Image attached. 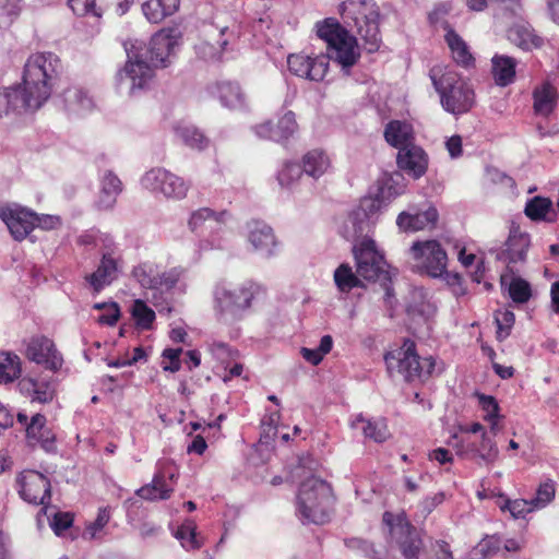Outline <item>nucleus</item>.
Instances as JSON below:
<instances>
[{
  "label": "nucleus",
  "mask_w": 559,
  "mask_h": 559,
  "mask_svg": "<svg viewBox=\"0 0 559 559\" xmlns=\"http://www.w3.org/2000/svg\"><path fill=\"white\" fill-rule=\"evenodd\" d=\"M61 71V60L57 55H31L24 64L22 83L0 90V117L38 110L50 98Z\"/></svg>",
  "instance_id": "f257e3e1"
},
{
  "label": "nucleus",
  "mask_w": 559,
  "mask_h": 559,
  "mask_svg": "<svg viewBox=\"0 0 559 559\" xmlns=\"http://www.w3.org/2000/svg\"><path fill=\"white\" fill-rule=\"evenodd\" d=\"M177 45V38L169 31L156 33L148 46L139 39L127 40L124 50L128 59L116 75L118 92L134 96L146 90L154 78V68L166 67Z\"/></svg>",
  "instance_id": "f03ea898"
},
{
  "label": "nucleus",
  "mask_w": 559,
  "mask_h": 559,
  "mask_svg": "<svg viewBox=\"0 0 559 559\" xmlns=\"http://www.w3.org/2000/svg\"><path fill=\"white\" fill-rule=\"evenodd\" d=\"M429 75L444 110L461 115L472 109L475 103L474 91L452 67L436 66Z\"/></svg>",
  "instance_id": "7ed1b4c3"
},
{
  "label": "nucleus",
  "mask_w": 559,
  "mask_h": 559,
  "mask_svg": "<svg viewBox=\"0 0 559 559\" xmlns=\"http://www.w3.org/2000/svg\"><path fill=\"white\" fill-rule=\"evenodd\" d=\"M260 290V285L252 281L217 286L214 304L218 319L225 323L241 320L250 311Z\"/></svg>",
  "instance_id": "20e7f679"
},
{
  "label": "nucleus",
  "mask_w": 559,
  "mask_h": 559,
  "mask_svg": "<svg viewBox=\"0 0 559 559\" xmlns=\"http://www.w3.org/2000/svg\"><path fill=\"white\" fill-rule=\"evenodd\" d=\"M333 502L330 485L317 477L301 483L297 498L298 516L304 523L324 524Z\"/></svg>",
  "instance_id": "39448f33"
},
{
  "label": "nucleus",
  "mask_w": 559,
  "mask_h": 559,
  "mask_svg": "<svg viewBox=\"0 0 559 559\" xmlns=\"http://www.w3.org/2000/svg\"><path fill=\"white\" fill-rule=\"evenodd\" d=\"M343 21L356 27L368 52L379 49L381 37L379 32V12L371 0H346L341 4Z\"/></svg>",
  "instance_id": "423d86ee"
},
{
  "label": "nucleus",
  "mask_w": 559,
  "mask_h": 559,
  "mask_svg": "<svg viewBox=\"0 0 559 559\" xmlns=\"http://www.w3.org/2000/svg\"><path fill=\"white\" fill-rule=\"evenodd\" d=\"M384 361L391 376L400 374L406 381H424L435 369L432 357L420 359L415 352V344L411 340L404 341L401 347L386 353Z\"/></svg>",
  "instance_id": "0eeeda50"
},
{
  "label": "nucleus",
  "mask_w": 559,
  "mask_h": 559,
  "mask_svg": "<svg viewBox=\"0 0 559 559\" xmlns=\"http://www.w3.org/2000/svg\"><path fill=\"white\" fill-rule=\"evenodd\" d=\"M317 34L331 50L330 58L337 61L343 69L353 67L360 57L357 40L333 19L317 24Z\"/></svg>",
  "instance_id": "6e6552de"
},
{
  "label": "nucleus",
  "mask_w": 559,
  "mask_h": 559,
  "mask_svg": "<svg viewBox=\"0 0 559 559\" xmlns=\"http://www.w3.org/2000/svg\"><path fill=\"white\" fill-rule=\"evenodd\" d=\"M383 523L389 530V544L396 546L406 559L417 558L423 548V542L406 518L385 512Z\"/></svg>",
  "instance_id": "1a4fd4ad"
},
{
  "label": "nucleus",
  "mask_w": 559,
  "mask_h": 559,
  "mask_svg": "<svg viewBox=\"0 0 559 559\" xmlns=\"http://www.w3.org/2000/svg\"><path fill=\"white\" fill-rule=\"evenodd\" d=\"M141 185L152 193L170 200L185 199L190 189L188 181L162 167L147 170L141 178Z\"/></svg>",
  "instance_id": "9d476101"
},
{
  "label": "nucleus",
  "mask_w": 559,
  "mask_h": 559,
  "mask_svg": "<svg viewBox=\"0 0 559 559\" xmlns=\"http://www.w3.org/2000/svg\"><path fill=\"white\" fill-rule=\"evenodd\" d=\"M354 255L356 272L361 278L372 282L388 280L386 262L372 239L365 238L355 246Z\"/></svg>",
  "instance_id": "9b49d317"
},
{
  "label": "nucleus",
  "mask_w": 559,
  "mask_h": 559,
  "mask_svg": "<svg viewBox=\"0 0 559 559\" xmlns=\"http://www.w3.org/2000/svg\"><path fill=\"white\" fill-rule=\"evenodd\" d=\"M415 266L432 277L441 276L447 270L448 257L436 240L417 241L411 248Z\"/></svg>",
  "instance_id": "f8f14e48"
},
{
  "label": "nucleus",
  "mask_w": 559,
  "mask_h": 559,
  "mask_svg": "<svg viewBox=\"0 0 559 559\" xmlns=\"http://www.w3.org/2000/svg\"><path fill=\"white\" fill-rule=\"evenodd\" d=\"M401 192V189L393 187L392 179H389L380 188L379 194L376 198L362 199L358 209L353 211L348 217V222L353 225L354 233L361 235L366 231L369 226L370 217L382 207L383 199L395 198Z\"/></svg>",
  "instance_id": "ddd939ff"
},
{
  "label": "nucleus",
  "mask_w": 559,
  "mask_h": 559,
  "mask_svg": "<svg viewBox=\"0 0 559 559\" xmlns=\"http://www.w3.org/2000/svg\"><path fill=\"white\" fill-rule=\"evenodd\" d=\"M25 357L46 369L57 371L61 368L63 359L49 337L35 334L23 341Z\"/></svg>",
  "instance_id": "4468645a"
},
{
  "label": "nucleus",
  "mask_w": 559,
  "mask_h": 559,
  "mask_svg": "<svg viewBox=\"0 0 559 559\" xmlns=\"http://www.w3.org/2000/svg\"><path fill=\"white\" fill-rule=\"evenodd\" d=\"M17 483L21 497L28 503L44 506L40 513L47 514L50 509V481L39 472L25 471L20 475Z\"/></svg>",
  "instance_id": "2eb2a0df"
},
{
  "label": "nucleus",
  "mask_w": 559,
  "mask_h": 559,
  "mask_svg": "<svg viewBox=\"0 0 559 559\" xmlns=\"http://www.w3.org/2000/svg\"><path fill=\"white\" fill-rule=\"evenodd\" d=\"M182 266L171 267L158 274L151 264H141L133 270V275L144 288L170 290L185 276Z\"/></svg>",
  "instance_id": "dca6fc26"
},
{
  "label": "nucleus",
  "mask_w": 559,
  "mask_h": 559,
  "mask_svg": "<svg viewBox=\"0 0 559 559\" xmlns=\"http://www.w3.org/2000/svg\"><path fill=\"white\" fill-rule=\"evenodd\" d=\"M288 70L292 74L310 81H322L329 69L326 56H307L304 53H292L287 58Z\"/></svg>",
  "instance_id": "f3484780"
},
{
  "label": "nucleus",
  "mask_w": 559,
  "mask_h": 559,
  "mask_svg": "<svg viewBox=\"0 0 559 559\" xmlns=\"http://www.w3.org/2000/svg\"><path fill=\"white\" fill-rule=\"evenodd\" d=\"M0 217L17 241L25 239L35 228L36 213L19 205L1 207Z\"/></svg>",
  "instance_id": "a211bd4d"
},
{
  "label": "nucleus",
  "mask_w": 559,
  "mask_h": 559,
  "mask_svg": "<svg viewBox=\"0 0 559 559\" xmlns=\"http://www.w3.org/2000/svg\"><path fill=\"white\" fill-rule=\"evenodd\" d=\"M298 129L295 114L287 111L277 121L276 126H273L271 121H265L257 124L253 130L260 139L272 140L275 142H283L293 136Z\"/></svg>",
  "instance_id": "6ab92c4d"
},
{
  "label": "nucleus",
  "mask_w": 559,
  "mask_h": 559,
  "mask_svg": "<svg viewBox=\"0 0 559 559\" xmlns=\"http://www.w3.org/2000/svg\"><path fill=\"white\" fill-rule=\"evenodd\" d=\"M176 472L174 468H165L154 475L151 484L136 490V495L145 500H166L174 492Z\"/></svg>",
  "instance_id": "aec40b11"
},
{
  "label": "nucleus",
  "mask_w": 559,
  "mask_h": 559,
  "mask_svg": "<svg viewBox=\"0 0 559 559\" xmlns=\"http://www.w3.org/2000/svg\"><path fill=\"white\" fill-rule=\"evenodd\" d=\"M120 271V259L115 257L112 252L102 255L100 262L92 274L85 278L95 293H99L106 286L110 285L118 278Z\"/></svg>",
  "instance_id": "412c9836"
},
{
  "label": "nucleus",
  "mask_w": 559,
  "mask_h": 559,
  "mask_svg": "<svg viewBox=\"0 0 559 559\" xmlns=\"http://www.w3.org/2000/svg\"><path fill=\"white\" fill-rule=\"evenodd\" d=\"M20 393L29 399L32 403H49L55 396V385L47 378L24 377L19 383Z\"/></svg>",
  "instance_id": "4be33fe9"
},
{
  "label": "nucleus",
  "mask_w": 559,
  "mask_h": 559,
  "mask_svg": "<svg viewBox=\"0 0 559 559\" xmlns=\"http://www.w3.org/2000/svg\"><path fill=\"white\" fill-rule=\"evenodd\" d=\"M248 240L253 249L269 258L275 254L277 241L273 229L263 222H251L249 224Z\"/></svg>",
  "instance_id": "5701e85b"
},
{
  "label": "nucleus",
  "mask_w": 559,
  "mask_h": 559,
  "mask_svg": "<svg viewBox=\"0 0 559 559\" xmlns=\"http://www.w3.org/2000/svg\"><path fill=\"white\" fill-rule=\"evenodd\" d=\"M531 245L530 236L522 233L519 228H511L509 237L504 243V249L497 255L499 260L508 264L523 262Z\"/></svg>",
  "instance_id": "b1692460"
},
{
  "label": "nucleus",
  "mask_w": 559,
  "mask_h": 559,
  "mask_svg": "<svg viewBox=\"0 0 559 559\" xmlns=\"http://www.w3.org/2000/svg\"><path fill=\"white\" fill-rule=\"evenodd\" d=\"M396 160L399 167L415 179L421 177L426 173L428 166V157L426 153L416 145L402 147L397 153Z\"/></svg>",
  "instance_id": "393cba45"
},
{
  "label": "nucleus",
  "mask_w": 559,
  "mask_h": 559,
  "mask_svg": "<svg viewBox=\"0 0 559 559\" xmlns=\"http://www.w3.org/2000/svg\"><path fill=\"white\" fill-rule=\"evenodd\" d=\"M438 218V211L429 207L424 212H402L396 218V224L403 231H418L435 228Z\"/></svg>",
  "instance_id": "a878e982"
},
{
  "label": "nucleus",
  "mask_w": 559,
  "mask_h": 559,
  "mask_svg": "<svg viewBox=\"0 0 559 559\" xmlns=\"http://www.w3.org/2000/svg\"><path fill=\"white\" fill-rule=\"evenodd\" d=\"M121 191L122 182L120 179L114 173L106 171L100 179V190L94 206L102 212L112 210Z\"/></svg>",
  "instance_id": "bb28decb"
},
{
  "label": "nucleus",
  "mask_w": 559,
  "mask_h": 559,
  "mask_svg": "<svg viewBox=\"0 0 559 559\" xmlns=\"http://www.w3.org/2000/svg\"><path fill=\"white\" fill-rule=\"evenodd\" d=\"M231 215L227 211L218 213L209 207H202L194 211L189 219V226L192 230H197L205 226L210 230H221L222 226L227 224Z\"/></svg>",
  "instance_id": "cd10ccee"
},
{
  "label": "nucleus",
  "mask_w": 559,
  "mask_h": 559,
  "mask_svg": "<svg viewBox=\"0 0 559 559\" xmlns=\"http://www.w3.org/2000/svg\"><path fill=\"white\" fill-rule=\"evenodd\" d=\"M533 100L535 115L548 117L557 105L558 92L549 82H544L534 88Z\"/></svg>",
  "instance_id": "c85d7f7f"
},
{
  "label": "nucleus",
  "mask_w": 559,
  "mask_h": 559,
  "mask_svg": "<svg viewBox=\"0 0 559 559\" xmlns=\"http://www.w3.org/2000/svg\"><path fill=\"white\" fill-rule=\"evenodd\" d=\"M384 138L389 144L402 150L413 146V128L409 123L400 120L390 121L384 130Z\"/></svg>",
  "instance_id": "c756f323"
},
{
  "label": "nucleus",
  "mask_w": 559,
  "mask_h": 559,
  "mask_svg": "<svg viewBox=\"0 0 559 559\" xmlns=\"http://www.w3.org/2000/svg\"><path fill=\"white\" fill-rule=\"evenodd\" d=\"M444 39L451 50L453 60L459 66L468 68L474 64L475 60L467 44L454 29L448 28Z\"/></svg>",
  "instance_id": "7c9ffc66"
},
{
  "label": "nucleus",
  "mask_w": 559,
  "mask_h": 559,
  "mask_svg": "<svg viewBox=\"0 0 559 559\" xmlns=\"http://www.w3.org/2000/svg\"><path fill=\"white\" fill-rule=\"evenodd\" d=\"M509 39L518 47L532 50L543 44V39L537 36L531 25L519 23L513 25L508 32Z\"/></svg>",
  "instance_id": "2f4dec72"
},
{
  "label": "nucleus",
  "mask_w": 559,
  "mask_h": 559,
  "mask_svg": "<svg viewBox=\"0 0 559 559\" xmlns=\"http://www.w3.org/2000/svg\"><path fill=\"white\" fill-rule=\"evenodd\" d=\"M179 8V0H147L142 5L145 17L152 23H160Z\"/></svg>",
  "instance_id": "473e14b6"
},
{
  "label": "nucleus",
  "mask_w": 559,
  "mask_h": 559,
  "mask_svg": "<svg viewBox=\"0 0 559 559\" xmlns=\"http://www.w3.org/2000/svg\"><path fill=\"white\" fill-rule=\"evenodd\" d=\"M66 108L74 115H83L93 108V99L81 87H70L63 93Z\"/></svg>",
  "instance_id": "72a5a7b5"
},
{
  "label": "nucleus",
  "mask_w": 559,
  "mask_h": 559,
  "mask_svg": "<svg viewBox=\"0 0 559 559\" xmlns=\"http://www.w3.org/2000/svg\"><path fill=\"white\" fill-rule=\"evenodd\" d=\"M360 425L365 437L373 440L374 442H383L390 437L388 425L384 418L369 420L365 419L361 415H358L352 421V427L359 428Z\"/></svg>",
  "instance_id": "f704fd0d"
},
{
  "label": "nucleus",
  "mask_w": 559,
  "mask_h": 559,
  "mask_svg": "<svg viewBox=\"0 0 559 559\" xmlns=\"http://www.w3.org/2000/svg\"><path fill=\"white\" fill-rule=\"evenodd\" d=\"M331 166V160L328 154L322 150L309 151L302 158L304 171L313 178H319Z\"/></svg>",
  "instance_id": "c9c22d12"
},
{
  "label": "nucleus",
  "mask_w": 559,
  "mask_h": 559,
  "mask_svg": "<svg viewBox=\"0 0 559 559\" xmlns=\"http://www.w3.org/2000/svg\"><path fill=\"white\" fill-rule=\"evenodd\" d=\"M468 451L473 453L474 457L479 459L478 464L491 465L496 462L499 455L498 447L488 432H483L480 443L468 444Z\"/></svg>",
  "instance_id": "e433bc0d"
},
{
  "label": "nucleus",
  "mask_w": 559,
  "mask_h": 559,
  "mask_svg": "<svg viewBox=\"0 0 559 559\" xmlns=\"http://www.w3.org/2000/svg\"><path fill=\"white\" fill-rule=\"evenodd\" d=\"M491 61L495 82L500 86L511 84L515 76V60L507 56H495Z\"/></svg>",
  "instance_id": "4c0bfd02"
},
{
  "label": "nucleus",
  "mask_w": 559,
  "mask_h": 559,
  "mask_svg": "<svg viewBox=\"0 0 559 559\" xmlns=\"http://www.w3.org/2000/svg\"><path fill=\"white\" fill-rule=\"evenodd\" d=\"M22 372L21 358L11 352H0V384L15 381Z\"/></svg>",
  "instance_id": "58836bf2"
},
{
  "label": "nucleus",
  "mask_w": 559,
  "mask_h": 559,
  "mask_svg": "<svg viewBox=\"0 0 559 559\" xmlns=\"http://www.w3.org/2000/svg\"><path fill=\"white\" fill-rule=\"evenodd\" d=\"M501 285L508 286L509 296L516 304H525L532 296L531 285L521 277L502 274Z\"/></svg>",
  "instance_id": "ea45409f"
},
{
  "label": "nucleus",
  "mask_w": 559,
  "mask_h": 559,
  "mask_svg": "<svg viewBox=\"0 0 559 559\" xmlns=\"http://www.w3.org/2000/svg\"><path fill=\"white\" fill-rule=\"evenodd\" d=\"M525 214L534 219H544L554 222L556 219V212L552 207V202L547 198L535 197L531 199L525 206Z\"/></svg>",
  "instance_id": "a19ab883"
},
{
  "label": "nucleus",
  "mask_w": 559,
  "mask_h": 559,
  "mask_svg": "<svg viewBox=\"0 0 559 559\" xmlns=\"http://www.w3.org/2000/svg\"><path fill=\"white\" fill-rule=\"evenodd\" d=\"M218 96L226 107L238 109L245 105V94L237 83L223 82L218 85Z\"/></svg>",
  "instance_id": "79ce46f5"
},
{
  "label": "nucleus",
  "mask_w": 559,
  "mask_h": 559,
  "mask_svg": "<svg viewBox=\"0 0 559 559\" xmlns=\"http://www.w3.org/2000/svg\"><path fill=\"white\" fill-rule=\"evenodd\" d=\"M334 283L341 293H349L355 287L362 286L360 276L353 272L348 264H341L334 271Z\"/></svg>",
  "instance_id": "37998d69"
},
{
  "label": "nucleus",
  "mask_w": 559,
  "mask_h": 559,
  "mask_svg": "<svg viewBox=\"0 0 559 559\" xmlns=\"http://www.w3.org/2000/svg\"><path fill=\"white\" fill-rule=\"evenodd\" d=\"M177 136L191 148L202 150L207 145V139L194 126L179 124L176 128Z\"/></svg>",
  "instance_id": "c03bdc74"
},
{
  "label": "nucleus",
  "mask_w": 559,
  "mask_h": 559,
  "mask_svg": "<svg viewBox=\"0 0 559 559\" xmlns=\"http://www.w3.org/2000/svg\"><path fill=\"white\" fill-rule=\"evenodd\" d=\"M502 547V539L496 535L487 536L471 552L469 559H491Z\"/></svg>",
  "instance_id": "a18cd8bd"
},
{
  "label": "nucleus",
  "mask_w": 559,
  "mask_h": 559,
  "mask_svg": "<svg viewBox=\"0 0 559 559\" xmlns=\"http://www.w3.org/2000/svg\"><path fill=\"white\" fill-rule=\"evenodd\" d=\"M110 520V511L108 508H100L96 519L88 523L83 531L82 537L86 540H93L102 537L103 530Z\"/></svg>",
  "instance_id": "49530a36"
},
{
  "label": "nucleus",
  "mask_w": 559,
  "mask_h": 559,
  "mask_svg": "<svg viewBox=\"0 0 559 559\" xmlns=\"http://www.w3.org/2000/svg\"><path fill=\"white\" fill-rule=\"evenodd\" d=\"M498 506L501 511H509L514 519H522L527 513L534 511L535 509L530 503V500L525 499H515L510 500L504 496H500V500L498 501Z\"/></svg>",
  "instance_id": "de8ad7c7"
},
{
  "label": "nucleus",
  "mask_w": 559,
  "mask_h": 559,
  "mask_svg": "<svg viewBox=\"0 0 559 559\" xmlns=\"http://www.w3.org/2000/svg\"><path fill=\"white\" fill-rule=\"evenodd\" d=\"M131 314L136 325L143 330L151 329L155 320V312L141 299L133 301Z\"/></svg>",
  "instance_id": "09e8293b"
},
{
  "label": "nucleus",
  "mask_w": 559,
  "mask_h": 559,
  "mask_svg": "<svg viewBox=\"0 0 559 559\" xmlns=\"http://www.w3.org/2000/svg\"><path fill=\"white\" fill-rule=\"evenodd\" d=\"M555 495V483L550 479H547L538 486L536 496L530 500V503L535 510L544 509L554 500Z\"/></svg>",
  "instance_id": "8fccbe9b"
},
{
  "label": "nucleus",
  "mask_w": 559,
  "mask_h": 559,
  "mask_svg": "<svg viewBox=\"0 0 559 559\" xmlns=\"http://www.w3.org/2000/svg\"><path fill=\"white\" fill-rule=\"evenodd\" d=\"M175 536L181 542L182 547L187 549H197L201 546L197 538V525L191 520L185 521L177 530Z\"/></svg>",
  "instance_id": "3c124183"
},
{
  "label": "nucleus",
  "mask_w": 559,
  "mask_h": 559,
  "mask_svg": "<svg viewBox=\"0 0 559 559\" xmlns=\"http://www.w3.org/2000/svg\"><path fill=\"white\" fill-rule=\"evenodd\" d=\"M304 169L299 164L286 163L278 171L277 179L282 187H290L301 177Z\"/></svg>",
  "instance_id": "603ef678"
},
{
  "label": "nucleus",
  "mask_w": 559,
  "mask_h": 559,
  "mask_svg": "<svg viewBox=\"0 0 559 559\" xmlns=\"http://www.w3.org/2000/svg\"><path fill=\"white\" fill-rule=\"evenodd\" d=\"M495 320L497 323V336L499 340L506 338L509 333L510 329L512 328L514 323V313L510 310H501L497 311L495 316Z\"/></svg>",
  "instance_id": "864d4df0"
},
{
  "label": "nucleus",
  "mask_w": 559,
  "mask_h": 559,
  "mask_svg": "<svg viewBox=\"0 0 559 559\" xmlns=\"http://www.w3.org/2000/svg\"><path fill=\"white\" fill-rule=\"evenodd\" d=\"M22 0H0V27L8 26L20 10Z\"/></svg>",
  "instance_id": "5fc2aeb1"
},
{
  "label": "nucleus",
  "mask_w": 559,
  "mask_h": 559,
  "mask_svg": "<svg viewBox=\"0 0 559 559\" xmlns=\"http://www.w3.org/2000/svg\"><path fill=\"white\" fill-rule=\"evenodd\" d=\"M97 0H69V5L76 15L93 14L102 16Z\"/></svg>",
  "instance_id": "6e6d98bb"
},
{
  "label": "nucleus",
  "mask_w": 559,
  "mask_h": 559,
  "mask_svg": "<svg viewBox=\"0 0 559 559\" xmlns=\"http://www.w3.org/2000/svg\"><path fill=\"white\" fill-rule=\"evenodd\" d=\"M50 523L51 528L57 535H60L63 531L72 524V516L67 512H50L45 514Z\"/></svg>",
  "instance_id": "4d7b16f0"
},
{
  "label": "nucleus",
  "mask_w": 559,
  "mask_h": 559,
  "mask_svg": "<svg viewBox=\"0 0 559 559\" xmlns=\"http://www.w3.org/2000/svg\"><path fill=\"white\" fill-rule=\"evenodd\" d=\"M227 44L228 39L226 38L219 39L215 44L204 41L198 46V50L203 58H218L221 53L225 50Z\"/></svg>",
  "instance_id": "13d9d810"
},
{
  "label": "nucleus",
  "mask_w": 559,
  "mask_h": 559,
  "mask_svg": "<svg viewBox=\"0 0 559 559\" xmlns=\"http://www.w3.org/2000/svg\"><path fill=\"white\" fill-rule=\"evenodd\" d=\"M479 405L486 413L484 417L485 420L500 419L499 405L493 396L484 394L479 395Z\"/></svg>",
  "instance_id": "bf43d9fd"
},
{
  "label": "nucleus",
  "mask_w": 559,
  "mask_h": 559,
  "mask_svg": "<svg viewBox=\"0 0 559 559\" xmlns=\"http://www.w3.org/2000/svg\"><path fill=\"white\" fill-rule=\"evenodd\" d=\"M46 417L41 414H35L29 424L26 426L27 438L37 440L43 437V431L46 429Z\"/></svg>",
  "instance_id": "052dcab7"
},
{
  "label": "nucleus",
  "mask_w": 559,
  "mask_h": 559,
  "mask_svg": "<svg viewBox=\"0 0 559 559\" xmlns=\"http://www.w3.org/2000/svg\"><path fill=\"white\" fill-rule=\"evenodd\" d=\"M129 0H98V8L102 14L109 9H114L118 15H122L128 11Z\"/></svg>",
  "instance_id": "680f3d73"
},
{
  "label": "nucleus",
  "mask_w": 559,
  "mask_h": 559,
  "mask_svg": "<svg viewBox=\"0 0 559 559\" xmlns=\"http://www.w3.org/2000/svg\"><path fill=\"white\" fill-rule=\"evenodd\" d=\"M444 501V493L443 492H437L431 497H427L424 499L418 508L423 514L424 518H426L428 514H430L435 508H437L439 504H441Z\"/></svg>",
  "instance_id": "e2e57ef3"
},
{
  "label": "nucleus",
  "mask_w": 559,
  "mask_h": 559,
  "mask_svg": "<svg viewBox=\"0 0 559 559\" xmlns=\"http://www.w3.org/2000/svg\"><path fill=\"white\" fill-rule=\"evenodd\" d=\"M353 546H357L358 548L362 549L364 552H366L367 556L373 558V559H384L386 556V551L384 550H376L373 548V545L360 539H354L350 542Z\"/></svg>",
  "instance_id": "0e129e2a"
},
{
  "label": "nucleus",
  "mask_w": 559,
  "mask_h": 559,
  "mask_svg": "<svg viewBox=\"0 0 559 559\" xmlns=\"http://www.w3.org/2000/svg\"><path fill=\"white\" fill-rule=\"evenodd\" d=\"M60 225V218L58 216L53 215H37L36 214V222L35 227H39L46 230H50L56 228Z\"/></svg>",
  "instance_id": "69168bd1"
},
{
  "label": "nucleus",
  "mask_w": 559,
  "mask_h": 559,
  "mask_svg": "<svg viewBox=\"0 0 559 559\" xmlns=\"http://www.w3.org/2000/svg\"><path fill=\"white\" fill-rule=\"evenodd\" d=\"M14 421L12 411L0 402V436L10 427Z\"/></svg>",
  "instance_id": "338daca9"
},
{
  "label": "nucleus",
  "mask_w": 559,
  "mask_h": 559,
  "mask_svg": "<svg viewBox=\"0 0 559 559\" xmlns=\"http://www.w3.org/2000/svg\"><path fill=\"white\" fill-rule=\"evenodd\" d=\"M433 552L435 559H454L450 546L445 542H437Z\"/></svg>",
  "instance_id": "774afa93"
}]
</instances>
